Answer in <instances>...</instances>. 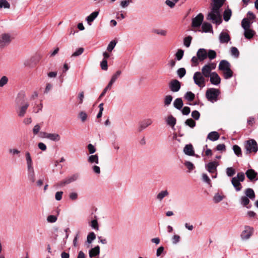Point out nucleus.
I'll return each mask as SVG.
<instances>
[{"label": "nucleus", "instance_id": "0eeeda50", "mask_svg": "<svg viewBox=\"0 0 258 258\" xmlns=\"http://www.w3.org/2000/svg\"><path fill=\"white\" fill-rule=\"evenodd\" d=\"M79 174L78 173H75L70 176L68 177L63 180L58 182L57 185L59 186H63L66 184H68L72 182L75 181L79 178Z\"/></svg>", "mask_w": 258, "mask_h": 258}, {"label": "nucleus", "instance_id": "338daca9", "mask_svg": "<svg viewBox=\"0 0 258 258\" xmlns=\"http://www.w3.org/2000/svg\"><path fill=\"white\" fill-rule=\"evenodd\" d=\"M223 197L219 195L218 194H217L215 195L214 197V201L215 203H218L221 201L223 200Z\"/></svg>", "mask_w": 258, "mask_h": 258}, {"label": "nucleus", "instance_id": "f704fd0d", "mask_svg": "<svg viewBox=\"0 0 258 258\" xmlns=\"http://www.w3.org/2000/svg\"><path fill=\"white\" fill-rule=\"evenodd\" d=\"M35 58L34 57H31L30 59L26 60L24 62V65L26 67L32 68L33 67L36 63V62H34Z\"/></svg>", "mask_w": 258, "mask_h": 258}, {"label": "nucleus", "instance_id": "6e6552de", "mask_svg": "<svg viewBox=\"0 0 258 258\" xmlns=\"http://www.w3.org/2000/svg\"><path fill=\"white\" fill-rule=\"evenodd\" d=\"M12 41L10 34L8 33L2 34L0 37V47L3 48L8 45Z\"/></svg>", "mask_w": 258, "mask_h": 258}, {"label": "nucleus", "instance_id": "680f3d73", "mask_svg": "<svg viewBox=\"0 0 258 258\" xmlns=\"http://www.w3.org/2000/svg\"><path fill=\"white\" fill-rule=\"evenodd\" d=\"M191 116L196 120H198L200 116V112L197 110H194L191 112Z\"/></svg>", "mask_w": 258, "mask_h": 258}, {"label": "nucleus", "instance_id": "20e7f679", "mask_svg": "<svg viewBox=\"0 0 258 258\" xmlns=\"http://www.w3.org/2000/svg\"><path fill=\"white\" fill-rule=\"evenodd\" d=\"M244 148L246 150V154L256 153L258 151V145L253 139H249L245 143Z\"/></svg>", "mask_w": 258, "mask_h": 258}, {"label": "nucleus", "instance_id": "603ef678", "mask_svg": "<svg viewBox=\"0 0 258 258\" xmlns=\"http://www.w3.org/2000/svg\"><path fill=\"white\" fill-rule=\"evenodd\" d=\"M16 103L19 105L24 102V95L23 94H19L16 100Z\"/></svg>", "mask_w": 258, "mask_h": 258}, {"label": "nucleus", "instance_id": "6e6d98bb", "mask_svg": "<svg viewBox=\"0 0 258 258\" xmlns=\"http://www.w3.org/2000/svg\"><path fill=\"white\" fill-rule=\"evenodd\" d=\"M100 66L103 70L106 71L108 69L107 60L105 59H103L102 61L101 62Z\"/></svg>", "mask_w": 258, "mask_h": 258}, {"label": "nucleus", "instance_id": "e2e57ef3", "mask_svg": "<svg viewBox=\"0 0 258 258\" xmlns=\"http://www.w3.org/2000/svg\"><path fill=\"white\" fill-rule=\"evenodd\" d=\"M236 177L237 178V179L240 182L243 181L245 179V175L243 172H238Z\"/></svg>", "mask_w": 258, "mask_h": 258}, {"label": "nucleus", "instance_id": "aec40b11", "mask_svg": "<svg viewBox=\"0 0 258 258\" xmlns=\"http://www.w3.org/2000/svg\"><path fill=\"white\" fill-rule=\"evenodd\" d=\"M240 182L236 177H233L231 179L232 184L236 191H240L241 189L242 186Z\"/></svg>", "mask_w": 258, "mask_h": 258}, {"label": "nucleus", "instance_id": "39448f33", "mask_svg": "<svg viewBox=\"0 0 258 258\" xmlns=\"http://www.w3.org/2000/svg\"><path fill=\"white\" fill-rule=\"evenodd\" d=\"M205 78L200 72H195L193 76L194 83L200 88H203L205 86Z\"/></svg>", "mask_w": 258, "mask_h": 258}, {"label": "nucleus", "instance_id": "1a4fd4ad", "mask_svg": "<svg viewBox=\"0 0 258 258\" xmlns=\"http://www.w3.org/2000/svg\"><path fill=\"white\" fill-rule=\"evenodd\" d=\"M169 88L172 92H178L181 88V83L176 79L172 80L169 83Z\"/></svg>", "mask_w": 258, "mask_h": 258}, {"label": "nucleus", "instance_id": "dca6fc26", "mask_svg": "<svg viewBox=\"0 0 258 258\" xmlns=\"http://www.w3.org/2000/svg\"><path fill=\"white\" fill-rule=\"evenodd\" d=\"M197 56L198 57L199 60L202 61L207 57V52L204 48H200L197 53Z\"/></svg>", "mask_w": 258, "mask_h": 258}, {"label": "nucleus", "instance_id": "423d86ee", "mask_svg": "<svg viewBox=\"0 0 258 258\" xmlns=\"http://www.w3.org/2000/svg\"><path fill=\"white\" fill-rule=\"evenodd\" d=\"M254 228L249 226H245L244 230L242 231L240 237L243 240L248 239L253 234Z\"/></svg>", "mask_w": 258, "mask_h": 258}, {"label": "nucleus", "instance_id": "a878e982", "mask_svg": "<svg viewBox=\"0 0 258 258\" xmlns=\"http://www.w3.org/2000/svg\"><path fill=\"white\" fill-rule=\"evenodd\" d=\"M173 105L177 109L180 110L183 105L182 99L181 98H176L173 102Z\"/></svg>", "mask_w": 258, "mask_h": 258}, {"label": "nucleus", "instance_id": "09e8293b", "mask_svg": "<svg viewBox=\"0 0 258 258\" xmlns=\"http://www.w3.org/2000/svg\"><path fill=\"white\" fill-rule=\"evenodd\" d=\"M184 54V51L182 49H179L175 54L176 58L177 60L182 59Z\"/></svg>", "mask_w": 258, "mask_h": 258}, {"label": "nucleus", "instance_id": "8fccbe9b", "mask_svg": "<svg viewBox=\"0 0 258 258\" xmlns=\"http://www.w3.org/2000/svg\"><path fill=\"white\" fill-rule=\"evenodd\" d=\"M235 173V170L232 167H228L226 169V174L228 176L231 177Z\"/></svg>", "mask_w": 258, "mask_h": 258}, {"label": "nucleus", "instance_id": "c756f323", "mask_svg": "<svg viewBox=\"0 0 258 258\" xmlns=\"http://www.w3.org/2000/svg\"><path fill=\"white\" fill-rule=\"evenodd\" d=\"M251 23L248 19L244 18L241 21V26L244 30H246L250 28Z\"/></svg>", "mask_w": 258, "mask_h": 258}, {"label": "nucleus", "instance_id": "c85d7f7f", "mask_svg": "<svg viewBox=\"0 0 258 258\" xmlns=\"http://www.w3.org/2000/svg\"><path fill=\"white\" fill-rule=\"evenodd\" d=\"M167 123L171 127H173L176 122V118L172 115L168 116L166 119Z\"/></svg>", "mask_w": 258, "mask_h": 258}, {"label": "nucleus", "instance_id": "5fc2aeb1", "mask_svg": "<svg viewBox=\"0 0 258 258\" xmlns=\"http://www.w3.org/2000/svg\"><path fill=\"white\" fill-rule=\"evenodd\" d=\"M202 178L204 181L210 185V186H212L211 179L206 173L203 174Z\"/></svg>", "mask_w": 258, "mask_h": 258}, {"label": "nucleus", "instance_id": "2f4dec72", "mask_svg": "<svg viewBox=\"0 0 258 258\" xmlns=\"http://www.w3.org/2000/svg\"><path fill=\"white\" fill-rule=\"evenodd\" d=\"M223 76L225 79H229L232 78L233 75V72L230 68L225 71H223Z\"/></svg>", "mask_w": 258, "mask_h": 258}, {"label": "nucleus", "instance_id": "5701e85b", "mask_svg": "<svg viewBox=\"0 0 258 258\" xmlns=\"http://www.w3.org/2000/svg\"><path fill=\"white\" fill-rule=\"evenodd\" d=\"M99 253L100 247L98 245L95 246L94 248H91L89 251V256L91 258L98 255Z\"/></svg>", "mask_w": 258, "mask_h": 258}, {"label": "nucleus", "instance_id": "3c124183", "mask_svg": "<svg viewBox=\"0 0 258 258\" xmlns=\"http://www.w3.org/2000/svg\"><path fill=\"white\" fill-rule=\"evenodd\" d=\"M116 44V42L115 40L111 41L108 45L107 50L108 51L111 52L113 49V48L115 47Z\"/></svg>", "mask_w": 258, "mask_h": 258}, {"label": "nucleus", "instance_id": "a18cd8bd", "mask_svg": "<svg viewBox=\"0 0 258 258\" xmlns=\"http://www.w3.org/2000/svg\"><path fill=\"white\" fill-rule=\"evenodd\" d=\"M185 123L186 125L189 126L191 128H194L196 124L195 121L191 118H189L186 120Z\"/></svg>", "mask_w": 258, "mask_h": 258}, {"label": "nucleus", "instance_id": "f257e3e1", "mask_svg": "<svg viewBox=\"0 0 258 258\" xmlns=\"http://www.w3.org/2000/svg\"><path fill=\"white\" fill-rule=\"evenodd\" d=\"M226 0H212V9L209 13L207 19L211 20L213 23L220 24L222 20L220 13V9L223 5Z\"/></svg>", "mask_w": 258, "mask_h": 258}, {"label": "nucleus", "instance_id": "72a5a7b5", "mask_svg": "<svg viewBox=\"0 0 258 258\" xmlns=\"http://www.w3.org/2000/svg\"><path fill=\"white\" fill-rule=\"evenodd\" d=\"M47 139L53 141L57 142L60 139V137L58 134L49 133L48 135H47Z\"/></svg>", "mask_w": 258, "mask_h": 258}, {"label": "nucleus", "instance_id": "a211bd4d", "mask_svg": "<svg viewBox=\"0 0 258 258\" xmlns=\"http://www.w3.org/2000/svg\"><path fill=\"white\" fill-rule=\"evenodd\" d=\"M202 74L206 78H209L212 75V70L210 68L205 64L202 69Z\"/></svg>", "mask_w": 258, "mask_h": 258}, {"label": "nucleus", "instance_id": "4468645a", "mask_svg": "<svg viewBox=\"0 0 258 258\" xmlns=\"http://www.w3.org/2000/svg\"><path fill=\"white\" fill-rule=\"evenodd\" d=\"M219 39L221 43H227L230 40V37L227 32L222 31L219 35Z\"/></svg>", "mask_w": 258, "mask_h": 258}, {"label": "nucleus", "instance_id": "4be33fe9", "mask_svg": "<svg viewBox=\"0 0 258 258\" xmlns=\"http://www.w3.org/2000/svg\"><path fill=\"white\" fill-rule=\"evenodd\" d=\"M183 151L184 153L188 156H193L194 155V150L191 144L186 145Z\"/></svg>", "mask_w": 258, "mask_h": 258}, {"label": "nucleus", "instance_id": "774afa93", "mask_svg": "<svg viewBox=\"0 0 258 258\" xmlns=\"http://www.w3.org/2000/svg\"><path fill=\"white\" fill-rule=\"evenodd\" d=\"M87 148L90 154H93L96 152V148L91 144H88Z\"/></svg>", "mask_w": 258, "mask_h": 258}, {"label": "nucleus", "instance_id": "c9c22d12", "mask_svg": "<svg viewBox=\"0 0 258 258\" xmlns=\"http://www.w3.org/2000/svg\"><path fill=\"white\" fill-rule=\"evenodd\" d=\"M88 161L90 163H99V157L97 154L91 155L88 157Z\"/></svg>", "mask_w": 258, "mask_h": 258}, {"label": "nucleus", "instance_id": "ddd939ff", "mask_svg": "<svg viewBox=\"0 0 258 258\" xmlns=\"http://www.w3.org/2000/svg\"><path fill=\"white\" fill-rule=\"evenodd\" d=\"M245 174L246 177L250 180V181H255L258 179L257 173L254 171V170L252 169H248L246 172Z\"/></svg>", "mask_w": 258, "mask_h": 258}, {"label": "nucleus", "instance_id": "4c0bfd02", "mask_svg": "<svg viewBox=\"0 0 258 258\" xmlns=\"http://www.w3.org/2000/svg\"><path fill=\"white\" fill-rule=\"evenodd\" d=\"M169 195V192L167 190H162L157 196V199L159 201H162L163 198Z\"/></svg>", "mask_w": 258, "mask_h": 258}, {"label": "nucleus", "instance_id": "864d4df0", "mask_svg": "<svg viewBox=\"0 0 258 258\" xmlns=\"http://www.w3.org/2000/svg\"><path fill=\"white\" fill-rule=\"evenodd\" d=\"M177 74L180 78L183 77L186 74V70L184 68H181L179 69L177 71Z\"/></svg>", "mask_w": 258, "mask_h": 258}, {"label": "nucleus", "instance_id": "f03ea898", "mask_svg": "<svg viewBox=\"0 0 258 258\" xmlns=\"http://www.w3.org/2000/svg\"><path fill=\"white\" fill-rule=\"evenodd\" d=\"M25 155L28 171V178L33 183L35 181V176L31 157L30 153L28 152L26 153Z\"/></svg>", "mask_w": 258, "mask_h": 258}, {"label": "nucleus", "instance_id": "4d7b16f0", "mask_svg": "<svg viewBox=\"0 0 258 258\" xmlns=\"http://www.w3.org/2000/svg\"><path fill=\"white\" fill-rule=\"evenodd\" d=\"M121 74V71L118 70L114 74H113L111 79L112 82H115V81L117 79V78L119 77Z\"/></svg>", "mask_w": 258, "mask_h": 258}, {"label": "nucleus", "instance_id": "a19ab883", "mask_svg": "<svg viewBox=\"0 0 258 258\" xmlns=\"http://www.w3.org/2000/svg\"><path fill=\"white\" fill-rule=\"evenodd\" d=\"M172 99H173V97L171 95H166L164 99V105L166 106H169L171 104Z\"/></svg>", "mask_w": 258, "mask_h": 258}, {"label": "nucleus", "instance_id": "473e14b6", "mask_svg": "<svg viewBox=\"0 0 258 258\" xmlns=\"http://www.w3.org/2000/svg\"><path fill=\"white\" fill-rule=\"evenodd\" d=\"M232 15V11L228 8L226 9L223 13V19L225 21L228 22Z\"/></svg>", "mask_w": 258, "mask_h": 258}, {"label": "nucleus", "instance_id": "6ab92c4d", "mask_svg": "<svg viewBox=\"0 0 258 258\" xmlns=\"http://www.w3.org/2000/svg\"><path fill=\"white\" fill-rule=\"evenodd\" d=\"M202 32L207 33L213 32L212 25L208 22H204L202 25Z\"/></svg>", "mask_w": 258, "mask_h": 258}, {"label": "nucleus", "instance_id": "b1692460", "mask_svg": "<svg viewBox=\"0 0 258 258\" xmlns=\"http://www.w3.org/2000/svg\"><path fill=\"white\" fill-rule=\"evenodd\" d=\"M220 138L219 133L217 132H210L208 136L207 139H209L212 141H215L218 140Z\"/></svg>", "mask_w": 258, "mask_h": 258}, {"label": "nucleus", "instance_id": "ea45409f", "mask_svg": "<svg viewBox=\"0 0 258 258\" xmlns=\"http://www.w3.org/2000/svg\"><path fill=\"white\" fill-rule=\"evenodd\" d=\"M11 5L7 0H0V8L10 9Z\"/></svg>", "mask_w": 258, "mask_h": 258}, {"label": "nucleus", "instance_id": "f8f14e48", "mask_svg": "<svg viewBox=\"0 0 258 258\" xmlns=\"http://www.w3.org/2000/svg\"><path fill=\"white\" fill-rule=\"evenodd\" d=\"M209 77L212 84L217 86L220 84L221 78L216 72H212V75Z\"/></svg>", "mask_w": 258, "mask_h": 258}, {"label": "nucleus", "instance_id": "9b49d317", "mask_svg": "<svg viewBox=\"0 0 258 258\" xmlns=\"http://www.w3.org/2000/svg\"><path fill=\"white\" fill-rule=\"evenodd\" d=\"M218 165L219 164L216 161L210 162L206 165V169L209 172L214 173L217 172V167Z\"/></svg>", "mask_w": 258, "mask_h": 258}, {"label": "nucleus", "instance_id": "2eb2a0df", "mask_svg": "<svg viewBox=\"0 0 258 258\" xmlns=\"http://www.w3.org/2000/svg\"><path fill=\"white\" fill-rule=\"evenodd\" d=\"M153 122V121L150 118H147L144 119L140 122L139 131L140 132L142 131L143 130L146 128L148 126L151 125Z\"/></svg>", "mask_w": 258, "mask_h": 258}, {"label": "nucleus", "instance_id": "9d476101", "mask_svg": "<svg viewBox=\"0 0 258 258\" xmlns=\"http://www.w3.org/2000/svg\"><path fill=\"white\" fill-rule=\"evenodd\" d=\"M204 20V15L202 13L198 14L195 18L192 19L191 26L192 27H199Z\"/></svg>", "mask_w": 258, "mask_h": 258}, {"label": "nucleus", "instance_id": "de8ad7c7", "mask_svg": "<svg viewBox=\"0 0 258 258\" xmlns=\"http://www.w3.org/2000/svg\"><path fill=\"white\" fill-rule=\"evenodd\" d=\"M192 40V37L190 36H188L186 37H185L183 39L184 45L186 47H189L191 41Z\"/></svg>", "mask_w": 258, "mask_h": 258}, {"label": "nucleus", "instance_id": "7ed1b4c3", "mask_svg": "<svg viewBox=\"0 0 258 258\" xmlns=\"http://www.w3.org/2000/svg\"><path fill=\"white\" fill-rule=\"evenodd\" d=\"M220 94L219 89L211 88H209L206 92V97L208 101L213 103L218 100V97Z\"/></svg>", "mask_w": 258, "mask_h": 258}, {"label": "nucleus", "instance_id": "13d9d810", "mask_svg": "<svg viewBox=\"0 0 258 258\" xmlns=\"http://www.w3.org/2000/svg\"><path fill=\"white\" fill-rule=\"evenodd\" d=\"M91 226L95 230H98L99 226L96 219L92 220L91 222Z\"/></svg>", "mask_w": 258, "mask_h": 258}, {"label": "nucleus", "instance_id": "bf43d9fd", "mask_svg": "<svg viewBox=\"0 0 258 258\" xmlns=\"http://www.w3.org/2000/svg\"><path fill=\"white\" fill-rule=\"evenodd\" d=\"M8 82V79L6 76H3L0 79V87H3Z\"/></svg>", "mask_w": 258, "mask_h": 258}, {"label": "nucleus", "instance_id": "79ce46f5", "mask_svg": "<svg viewBox=\"0 0 258 258\" xmlns=\"http://www.w3.org/2000/svg\"><path fill=\"white\" fill-rule=\"evenodd\" d=\"M217 54L215 51L211 49L208 50V52H207V57H208L210 60L215 58Z\"/></svg>", "mask_w": 258, "mask_h": 258}, {"label": "nucleus", "instance_id": "cd10ccee", "mask_svg": "<svg viewBox=\"0 0 258 258\" xmlns=\"http://www.w3.org/2000/svg\"><path fill=\"white\" fill-rule=\"evenodd\" d=\"M29 106V103L26 102L23 106H21L20 108L18 115L20 117L24 116Z\"/></svg>", "mask_w": 258, "mask_h": 258}, {"label": "nucleus", "instance_id": "58836bf2", "mask_svg": "<svg viewBox=\"0 0 258 258\" xmlns=\"http://www.w3.org/2000/svg\"><path fill=\"white\" fill-rule=\"evenodd\" d=\"M233 150L234 153L238 157H242L241 149L239 146L237 145H235L233 146Z\"/></svg>", "mask_w": 258, "mask_h": 258}, {"label": "nucleus", "instance_id": "f3484780", "mask_svg": "<svg viewBox=\"0 0 258 258\" xmlns=\"http://www.w3.org/2000/svg\"><path fill=\"white\" fill-rule=\"evenodd\" d=\"M231 68L230 63L226 60H222L219 64V70L223 71Z\"/></svg>", "mask_w": 258, "mask_h": 258}, {"label": "nucleus", "instance_id": "49530a36", "mask_svg": "<svg viewBox=\"0 0 258 258\" xmlns=\"http://www.w3.org/2000/svg\"><path fill=\"white\" fill-rule=\"evenodd\" d=\"M231 54L232 55L237 58L239 55V52L236 47L233 46L231 48Z\"/></svg>", "mask_w": 258, "mask_h": 258}, {"label": "nucleus", "instance_id": "c03bdc74", "mask_svg": "<svg viewBox=\"0 0 258 258\" xmlns=\"http://www.w3.org/2000/svg\"><path fill=\"white\" fill-rule=\"evenodd\" d=\"M96 238V235L93 232H90L87 238V241L89 243H92V241Z\"/></svg>", "mask_w": 258, "mask_h": 258}, {"label": "nucleus", "instance_id": "052dcab7", "mask_svg": "<svg viewBox=\"0 0 258 258\" xmlns=\"http://www.w3.org/2000/svg\"><path fill=\"white\" fill-rule=\"evenodd\" d=\"M57 219V216L54 215H49L47 218V220L49 223H54Z\"/></svg>", "mask_w": 258, "mask_h": 258}, {"label": "nucleus", "instance_id": "412c9836", "mask_svg": "<svg viewBox=\"0 0 258 258\" xmlns=\"http://www.w3.org/2000/svg\"><path fill=\"white\" fill-rule=\"evenodd\" d=\"M99 14L98 11H95L92 13L86 18V21L89 25H91V23L95 19Z\"/></svg>", "mask_w": 258, "mask_h": 258}, {"label": "nucleus", "instance_id": "e433bc0d", "mask_svg": "<svg viewBox=\"0 0 258 258\" xmlns=\"http://www.w3.org/2000/svg\"><path fill=\"white\" fill-rule=\"evenodd\" d=\"M184 98L188 101H192L195 99V95L190 91L187 92L184 94Z\"/></svg>", "mask_w": 258, "mask_h": 258}, {"label": "nucleus", "instance_id": "393cba45", "mask_svg": "<svg viewBox=\"0 0 258 258\" xmlns=\"http://www.w3.org/2000/svg\"><path fill=\"white\" fill-rule=\"evenodd\" d=\"M250 201L247 197L242 196L240 199V203L243 206L247 209L251 208V205H249Z\"/></svg>", "mask_w": 258, "mask_h": 258}, {"label": "nucleus", "instance_id": "bb28decb", "mask_svg": "<svg viewBox=\"0 0 258 258\" xmlns=\"http://www.w3.org/2000/svg\"><path fill=\"white\" fill-rule=\"evenodd\" d=\"M245 197L249 198L250 199L253 200L255 199V194L252 188H248L245 190Z\"/></svg>", "mask_w": 258, "mask_h": 258}, {"label": "nucleus", "instance_id": "37998d69", "mask_svg": "<svg viewBox=\"0 0 258 258\" xmlns=\"http://www.w3.org/2000/svg\"><path fill=\"white\" fill-rule=\"evenodd\" d=\"M84 51L83 47H80L77 49L72 54L71 57H77L81 55Z\"/></svg>", "mask_w": 258, "mask_h": 258}, {"label": "nucleus", "instance_id": "69168bd1", "mask_svg": "<svg viewBox=\"0 0 258 258\" xmlns=\"http://www.w3.org/2000/svg\"><path fill=\"white\" fill-rule=\"evenodd\" d=\"M79 117L81 118V120L83 122H84L87 119V115L85 112L81 111L79 113Z\"/></svg>", "mask_w": 258, "mask_h": 258}, {"label": "nucleus", "instance_id": "7c9ffc66", "mask_svg": "<svg viewBox=\"0 0 258 258\" xmlns=\"http://www.w3.org/2000/svg\"><path fill=\"white\" fill-rule=\"evenodd\" d=\"M254 34L255 32L250 28L246 29V30H244V37L248 39H251L254 36Z\"/></svg>", "mask_w": 258, "mask_h": 258}, {"label": "nucleus", "instance_id": "0e129e2a", "mask_svg": "<svg viewBox=\"0 0 258 258\" xmlns=\"http://www.w3.org/2000/svg\"><path fill=\"white\" fill-rule=\"evenodd\" d=\"M184 165L189 171L192 170L195 168L194 164L189 161H186Z\"/></svg>", "mask_w": 258, "mask_h": 258}]
</instances>
